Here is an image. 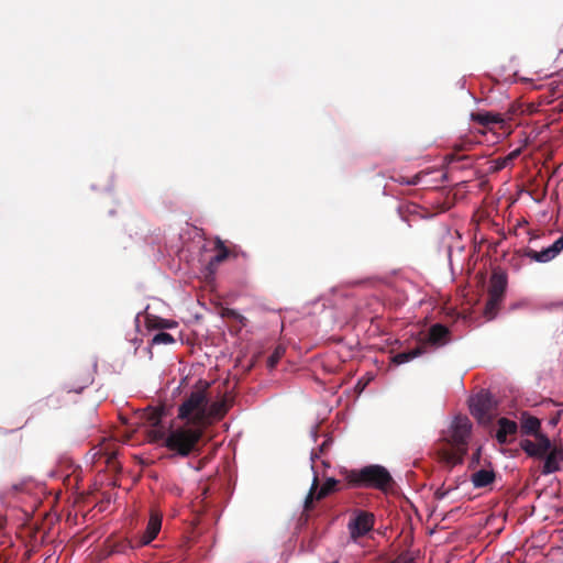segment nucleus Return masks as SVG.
Segmentation results:
<instances>
[{"mask_svg":"<svg viewBox=\"0 0 563 563\" xmlns=\"http://www.w3.org/2000/svg\"><path fill=\"white\" fill-rule=\"evenodd\" d=\"M465 482H466V477H465V475H464V476H462V477H457V483H456V485H454V486H452V487H450V488H448V489H445L443 486L438 487V488L435 489V492H434V498H435L437 500H443L445 497H448V496H449V494H450L451 492H453V490L457 489L461 483H465Z\"/></svg>","mask_w":563,"mask_h":563,"instance_id":"obj_29","label":"nucleus"},{"mask_svg":"<svg viewBox=\"0 0 563 563\" xmlns=\"http://www.w3.org/2000/svg\"><path fill=\"white\" fill-rule=\"evenodd\" d=\"M88 454H91V460L93 461L95 459H101L103 453H102V450H97L95 451L93 449H91Z\"/></svg>","mask_w":563,"mask_h":563,"instance_id":"obj_41","label":"nucleus"},{"mask_svg":"<svg viewBox=\"0 0 563 563\" xmlns=\"http://www.w3.org/2000/svg\"><path fill=\"white\" fill-rule=\"evenodd\" d=\"M21 428H22V427L16 428V429L8 430V429H3V428L1 427V429H2V430H0V433H2V434H11V433L15 432L16 430H20Z\"/></svg>","mask_w":563,"mask_h":563,"instance_id":"obj_53","label":"nucleus"},{"mask_svg":"<svg viewBox=\"0 0 563 563\" xmlns=\"http://www.w3.org/2000/svg\"><path fill=\"white\" fill-rule=\"evenodd\" d=\"M227 260H230L229 247L225 245L224 241H222L220 238H217L216 252L209 257V261L203 267L205 276L208 278H213L220 264Z\"/></svg>","mask_w":563,"mask_h":563,"instance_id":"obj_14","label":"nucleus"},{"mask_svg":"<svg viewBox=\"0 0 563 563\" xmlns=\"http://www.w3.org/2000/svg\"><path fill=\"white\" fill-rule=\"evenodd\" d=\"M322 453H319L318 449H312L311 452H310V461H311V471L313 473V484L316 483L317 481V477H318V473L316 471V467L313 465V463L320 459Z\"/></svg>","mask_w":563,"mask_h":563,"instance_id":"obj_36","label":"nucleus"},{"mask_svg":"<svg viewBox=\"0 0 563 563\" xmlns=\"http://www.w3.org/2000/svg\"><path fill=\"white\" fill-rule=\"evenodd\" d=\"M508 289V274L504 269L495 271L490 277L488 300L484 307V314L488 320L497 317L499 308Z\"/></svg>","mask_w":563,"mask_h":563,"instance_id":"obj_5","label":"nucleus"},{"mask_svg":"<svg viewBox=\"0 0 563 563\" xmlns=\"http://www.w3.org/2000/svg\"><path fill=\"white\" fill-rule=\"evenodd\" d=\"M46 405L56 409L60 406V400L58 397H54L53 395H51L46 397Z\"/></svg>","mask_w":563,"mask_h":563,"instance_id":"obj_38","label":"nucleus"},{"mask_svg":"<svg viewBox=\"0 0 563 563\" xmlns=\"http://www.w3.org/2000/svg\"><path fill=\"white\" fill-rule=\"evenodd\" d=\"M563 252V233L555 239L550 245L542 247L540 251L527 247L522 257H528L532 262L545 264L554 260Z\"/></svg>","mask_w":563,"mask_h":563,"instance_id":"obj_10","label":"nucleus"},{"mask_svg":"<svg viewBox=\"0 0 563 563\" xmlns=\"http://www.w3.org/2000/svg\"><path fill=\"white\" fill-rule=\"evenodd\" d=\"M431 170H421L412 176H405V175H398L395 177H391V179L401 185V186H418V185H424V188H428L430 186V181L428 180V177L432 174Z\"/></svg>","mask_w":563,"mask_h":563,"instance_id":"obj_20","label":"nucleus"},{"mask_svg":"<svg viewBox=\"0 0 563 563\" xmlns=\"http://www.w3.org/2000/svg\"><path fill=\"white\" fill-rule=\"evenodd\" d=\"M449 173L448 172H444V173H441V175L439 176V178L434 179L435 181H440V183H446L449 181Z\"/></svg>","mask_w":563,"mask_h":563,"instance_id":"obj_44","label":"nucleus"},{"mask_svg":"<svg viewBox=\"0 0 563 563\" xmlns=\"http://www.w3.org/2000/svg\"><path fill=\"white\" fill-rule=\"evenodd\" d=\"M452 252H453L452 245H448L446 246V256H448L449 266L451 268V272L453 273Z\"/></svg>","mask_w":563,"mask_h":563,"instance_id":"obj_40","label":"nucleus"},{"mask_svg":"<svg viewBox=\"0 0 563 563\" xmlns=\"http://www.w3.org/2000/svg\"><path fill=\"white\" fill-rule=\"evenodd\" d=\"M188 377H183L180 384L173 390V396L180 393L181 386L187 382Z\"/></svg>","mask_w":563,"mask_h":563,"instance_id":"obj_46","label":"nucleus"},{"mask_svg":"<svg viewBox=\"0 0 563 563\" xmlns=\"http://www.w3.org/2000/svg\"><path fill=\"white\" fill-rule=\"evenodd\" d=\"M115 213H117V210H115V209H110V210L108 211V216H109V217H114V216H115Z\"/></svg>","mask_w":563,"mask_h":563,"instance_id":"obj_60","label":"nucleus"},{"mask_svg":"<svg viewBox=\"0 0 563 563\" xmlns=\"http://www.w3.org/2000/svg\"><path fill=\"white\" fill-rule=\"evenodd\" d=\"M222 319L228 320L232 324L240 325V328H245L247 325V318L240 312L236 308H225L221 313Z\"/></svg>","mask_w":563,"mask_h":563,"instance_id":"obj_22","label":"nucleus"},{"mask_svg":"<svg viewBox=\"0 0 563 563\" xmlns=\"http://www.w3.org/2000/svg\"><path fill=\"white\" fill-rule=\"evenodd\" d=\"M7 526V517L0 514V530Z\"/></svg>","mask_w":563,"mask_h":563,"instance_id":"obj_51","label":"nucleus"},{"mask_svg":"<svg viewBox=\"0 0 563 563\" xmlns=\"http://www.w3.org/2000/svg\"><path fill=\"white\" fill-rule=\"evenodd\" d=\"M113 190V184H109L104 187L106 192H111Z\"/></svg>","mask_w":563,"mask_h":563,"instance_id":"obj_56","label":"nucleus"},{"mask_svg":"<svg viewBox=\"0 0 563 563\" xmlns=\"http://www.w3.org/2000/svg\"><path fill=\"white\" fill-rule=\"evenodd\" d=\"M518 430L519 426L516 420L501 417L497 420V428L493 437L498 444L506 445L511 442L510 435L519 433Z\"/></svg>","mask_w":563,"mask_h":563,"instance_id":"obj_16","label":"nucleus"},{"mask_svg":"<svg viewBox=\"0 0 563 563\" xmlns=\"http://www.w3.org/2000/svg\"><path fill=\"white\" fill-rule=\"evenodd\" d=\"M489 466H492V463H489ZM470 481L475 489L486 488L496 481V472L493 467L488 470L479 468L471 475Z\"/></svg>","mask_w":563,"mask_h":563,"instance_id":"obj_19","label":"nucleus"},{"mask_svg":"<svg viewBox=\"0 0 563 563\" xmlns=\"http://www.w3.org/2000/svg\"><path fill=\"white\" fill-rule=\"evenodd\" d=\"M242 330H243V328H240V325H236V324H231V327L229 328V332L233 336L240 335Z\"/></svg>","mask_w":563,"mask_h":563,"instance_id":"obj_39","label":"nucleus"},{"mask_svg":"<svg viewBox=\"0 0 563 563\" xmlns=\"http://www.w3.org/2000/svg\"><path fill=\"white\" fill-rule=\"evenodd\" d=\"M177 325H178V322L173 319L157 317L153 327L155 329H158V331H165V330L174 329Z\"/></svg>","mask_w":563,"mask_h":563,"instance_id":"obj_31","label":"nucleus"},{"mask_svg":"<svg viewBox=\"0 0 563 563\" xmlns=\"http://www.w3.org/2000/svg\"><path fill=\"white\" fill-rule=\"evenodd\" d=\"M452 340L450 328L442 322L432 323L427 333L428 343L434 349L443 347Z\"/></svg>","mask_w":563,"mask_h":563,"instance_id":"obj_15","label":"nucleus"},{"mask_svg":"<svg viewBox=\"0 0 563 563\" xmlns=\"http://www.w3.org/2000/svg\"><path fill=\"white\" fill-rule=\"evenodd\" d=\"M498 406V399L496 396L486 388H482L479 391L472 394L467 398V408L470 413L481 422V419L485 415Z\"/></svg>","mask_w":563,"mask_h":563,"instance_id":"obj_7","label":"nucleus"},{"mask_svg":"<svg viewBox=\"0 0 563 563\" xmlns=\"http://www.w3.org/2000/svg\"><path fill=\"white\" fill-rule=\"evenodd\" d=\"M520 154V150L519 148H516V150H512L508 155H506L505 157H511V162Z\"/></svg>","mask_w":563,"mask_h":563,"instance_id":"obj_48","label":"nucleus"},{"mask_svg":"<svg viewBox=\"0 0 563 563\" xmlns=\"http://www.w3.org/2000/svg\"><path fill=\"white\" fill-rule=\"evenodd\" d=\"M340 476L342 475L340 474ZM342 486L346 487L343 477L336 478L334 476H327L324 478L323 487L319 492V495H329L331 493L338 492L342 489Z\"/></svg>","mask_w":563,"mask_h":563,"instance_id":"obj_24","label":"nucleus"},{"mask_svg":"<svg viewBox=\"0 0 563 563\" xmlns=\"http://www.w3.org/2000/svg\"><path fill=\"white\" fill-rule=\"evenodd\" d=\"M511 164V157H497L492 162L490 169L493 172H500Z\"/></svg>","mask_w":563,"mask_h":563,"instance_id":"obj_32","label":"nucleus"},{"mask_svg":"<svg viewBox=\"0 0 563 563\" xmlns=\"http://www.w3.org/2000/svg\"><path fill=\"white\" fill-rule=\"evenodd\" d=\"M346 488H368L379 492H387L393 483L389 470L377 463L366 464L357 468L341 467Z\"/></svg>","mask_w":563,"mask_h":563,"instance_id":"obj_3","label":"nucleus"},{"mask_svg":"<svg viewBox=\"0 0 563 563\" xmlns=\"http://www.w3.org/2000/svg\"><path fill=\"white\" fill-rule=\"evenodd\" d=\"M333 444V437L331 434H325L323 441L319 444L318 451L319 453L327 452Z\"/></svg>","mask_w":563,"mask_h":563,"instance_id":"obj_35","label":"nucleus"},{"mask_svg":"<svg viewBox=\"0 0 563 563\" xmlns=\"http://www.w3.org/2000/svg\"><path fill=\"white\" fill-rule=\"evenodd\" d=\"M519 449L527 457L540 456L542 451L550 448V435L542 429L543 419L529 410L518 412Z\"/></svg>","mask_w":563,"mask_h":563,"instance_id":"obj_2","label":"nucleus"},{"mask_svg":"<svg viewBox=\"0 0 563 563\" xmlns=\"http://www.w3.org/2000/svg\"><path fill=\"white\" fill-rule=\"evenodd\" d=\"M8 495H10L8 490H3V492H2V490H0V504H1V506H3V507H8V504H7V501H5V499H7Z\"/></svg>","mask_w":563,"mask_h":563,"instance_id":"obj_42","label":"nucleus"},{"mask_svg":"<svg viewBox=\"0 0 563 563\" xmlns=\"http://www.w3.org/2000/svg\"><path fill=\"white\" fill-rule=\"evenodd\" d=\"M57 474H58V472L55 471V470H52V471L48 472V476L49 477H55V476H57Z\"/></svg>","mask_w":563,"mask_h":563,"instance_id":"obj_58","label":"nucleus"},{"mask_svg":"<svg viewBox=\"0 0 563 563\" xmlns=\"http://www.w3.org/2000/svg\"><path fill=\"white\" fill-rule=\"evenodd\" d=\"M311 501H312V494H311V492H309L303 499V508H308L309 505L311 504Z\"/></svg>","mask_w":563,"mask_h":563,"instance_id":"obj_45","label":"nucleus"},{"mask_svg":"<svg viewBox=\"0 0 563 563\" xmlns=\"http://www.w3.org/2000/svg\"><path fill=\"white\" fill-rule=\"evenodd\" d=\"M547 404H548V405H554V406H556V405H558L556 402H554V401H553V400H551V399H550V400H548V401H547Z\"/></svg>","mask_w":563,"mask_h":563,"instance_id":"obj_64","label":"nucleus"},{"mask_svg":"<svg viewBox=\"0 0 563 563\" xmlns=\"http://www.w3.org/2000/svg\"><path fill=\"white\" fill-rule=\"evenodd\" d=\"M426 353L423 346H415L391 354V363L396 366L404 365Z\"/></svg>","mask_w":563,"mask_h":563,"instance_id":"obj_21","label":"nucleus"},{"mask_svg":"<svg viewBox=\"0 0 563 563\" xmlns=\"http://www.w3.org/2000/svg\"><path fill=\"white\" fill-rule=\"evenodd\" d=\"M137 547V540L134 538L130 540L128 538H119L111 544L110 552L113 554H125L129 550H133Z\"/></svg>","mask_w":563,"mask_h":563,"instance_id":"obj_23","label":"nucleus"},{"mask_svg":"<svg viewBox=\"0 0 563 563\" xmlns=\"http://www.w3.org/2000/svg\"><path fill=\"white\" fill-rule=\"evenodd\" d=\"M286 347L283 344H276L271 352V354L267 356L266 364L267 367L273 371L277 367L279 361L285 355Z\"/></svg>","mask_w":563,"mask_h":563,"instance_id":"obj_25","label":"nucleus"},{"mask_svg":"<svg viewBox=\"0 0 563 563\" xmlns=\"http://www.w3.org/2000/svg\"><path fill=\"white\" fill-rule=\"evenodd\" d=\"M541 461L540 473L549 476L563 470V444H556L550 438V448L542 451L540 456L531 457Z\"/></svg>","mask_w":563,"mask_h":563,"instance_id":"obj_6","label":"nucleus"},{"mask_svg":"<svg viewBox=\"0 0 563 563\" xmlns=\"http://www.w3.org/2000/svg\"><path fill=\"white\" fill-rule=\"evenodd\" d=\"M476 120L483 125L506 128L509 124L508 115L497 111L481 110L476 114Z\"/></svg>","mask_w":563,"mask_h":563,"instance_id":"obj_18","label":"nucleus"},{"mask_svg":"<svg viewBox=\"0 0 563 563\" xmlns=\"http://www.w3.org/2000/svg\"><path fill=\"white\" fill-rule=\"evenodd\" d=\"M563 306V302H552L550 306H549V309H553L555 307H561Z\"/></svg>","mask_w":563,"mask_h":563,"instance_id":"obj_55","label":"nucleus"},{"mask_svg":"<svg viewBox=\"0 0 563 563\" xmlns=\"http://www.w3.org/2000/svg\"><path fill=\"white\" fill-rule=\"evenodd\" d=\"M104 500H106L107 503H111V500H112V496H111V494H106V495H104Z\"/></svg>","mask_w":563,"mask_h":563,"instance_id":"obj_59","label":"nucleus"},{"mask_svg":"<svg viewBox=\"0 0 563 563\" xmlns=\"http://www.w3.org/2000/svg\"><path fill=\"white\" fill-rule=\"evenodd\" d=\"M562 416H563V408H560L550 416V418L547 421L548 426L551 428H555L559 424V422L561 421Z\"/></svg>","mask_w":563,"mask_h":563,"instance_id":"obj_34","label":"nucleus"},{"mask_svg":"<svg viewBox=\"0 0 563 563\" xmlns=\"http://www.w3.org/2000/svg\"><path fill=\"white\" fill-rule=\"evenodd\" d=\"M229 252H230V258L236 260L240 256H242L243 258H247L246 252L243 251L238 245H233V246L229 247Z\"/></svg>","mask_w":563,"mask_h":563,"instance_id":"obj_37","label":"nucleus"},{"mask_svg":"<svg viewBox=\"0 0 563 563\" xmlns=\"http://www.w3.org/2000/svg\"><path fill=\"white\" fill-rule=\"evenodd\" d=\"M210 416L211 400L203 388L190 390L177 409V418L195 427L206 423Z\"/></svg>","mask_w":563,"mask_h":563,"instance_id":"obj_4","label":"nucleus"},{"mask_svg":"<svg viewBox=\"0 0 563 563\" xmlns=\"http://www.w3.org/2000/svg\"><path fill=\"white\" fill-rule=\"evenodd\" d=\"M473 423L465 415L459 413L453 417L450 424V433L459 444H466L472 435Z\"/></svg>","mask_w":563,"mask_h":563,"instance_id":"obj_13","label":"nucleus"},{"mask_svg":"<svg viewBox=\"0 0 563 563\" xmlns=\"http://www.w3.org/2000/svg\"><path fill=\"white\" fill-rule=\"evenodd\" d=\"M162 529V519L158 516H151L147 521L146 529L137 533L135 539L137 540V547L148 545L153 540L156 539L157 534Z\"/></svg>","mask_w":563,"mask_h":563,"instance_id":"obj_17","label":"nucleus"},{"mask_svg":"<svg viewBox=\"0 0 563 563\" xmlns=\"http://www.w3.org/2000/svg\"><path fill=\"white\" fill-rule=\"evenodd\" d=\"M289 556H290V553H288L287 551H283L280 553V563H287Z\"/></svg>","mask_w":563,"mask_h":563,"instance_id":"obj_47","label":"nucleus"},{"mask_svg":"<svg viewBox=\"0 0 563 563\" xmlns=\"http://www.w3.org/2000/svg\"><path fill=\"white\" fill-rule=\"evenodd\" d=\"M310 437H311V439H312L314 442L317 441V439H318L317 426H314V427H312V428H311Z\"/></svg>","mask_w":563,"mask_h":563,"instance_id":"obj_49","label":"nucleus"},{"mask_svg":"<svg viewBox=\"0 0 563 563\" xmlns=\"http://www.w3.org/2000/svg\"><path fill=\"white\" fill-rule=\"evenodd\" d=\"M374 522L375 517L372 512L360 508L354 509L347 522L350 538L356 541V539L365 537L373 530Z\"/></svg>","mask_w":563,"mask_h":563,"instance_id":"obj_8","label":"nucleus"},{"mask_svg":"<svg viewBox=\"0 0 563 563\" xmlns=\"http://www.w3.org/2000/svg\"><path fill=\"white\" fill-rule=\"evenodd\" d=\"M482 451H483V448L481 445H478L474 450V452H473V454H472V456L470 459V463H468V467L470 468H473V467L479 465L481 460H482Z\"/></svg>","mask_w":563,"mask_h":563,"instance_id":"obj_33","label":"nucleus"},{"mask_svg":"<svg viewBox=\"0 0 563 563\" xmlns=\"http://www.w3.org/2000/svg\"><path fill=\"white\" fill-rule=\"evenodd\" d=\"M154 345H151V341L148 342L147 346L144 349V351L148 354V357L152 358L153 357V352H152V347Z\"/></svg>","mask_w":563,"mask_h":563,"instance_id":"obj_52","label":"nucleus"},{"mask_svg":"<svg viewBox=\"0 0 563 563\" xmlns=\"http://www.w3.org/2000/svg\"><path fill=\"white\" fill-rule=\"evenodd\" d=\"M69 463V466L74 468L73 473H75V471L77 468H80V465H74V463L71 461H67Z\"/></svg>","mask_w":563,"mask_h":563,"instance_id":"obj_57","label":"nucleus"},{"mask_svg":"<svg viewBox=\"0 0 563 563\" xmlns=\"http://www.w3.org/2000/svg\"><path fill=\"white\" fill-rule=\"evenodd\" d=\"M317 543H318V539H313V540H311V541L309 542V545H308V551L313 552V550H314V548H316Z\"/></svg>","mask_w":563,"mask_h":563,"instance_id":"obj_50","label":"nucleus"},{"mask_svg":"<svg viewBox=\"0 0 563 563\" xmlns=\"http://www.w3.org/2000/svg\"><path fill=\"white\" fill-rule=\"evenodd\" d=\"M97 366H98V363H97V358L93 361V364H92V367H93V371H97Z\"/></svg>","mask_w":563,"mask_h":563,"instance_id":"obj_62","label":"nucleus"},{"mask_svg":"<svg viewBox=\"0 0 563 563\" xmlns=\"http://www.w3.org/2000/svg\"><path fill=\"white\" fill-rule=\"evenodd\" d=\"M90 189H91L92 191H97V190H98V186H97V185H95V184H91V185H90Z\"/></svg>","mask_w":563,"mask_h":563,"instance_id":"obj_61","label":"nucleus"},{"mask_svg":"<svg viewBox=\"0 0 563 563\" xmlns=\"http://www.w3.org/2000/svg\"><path fill=\"white\" fill-rule=\"evenodd\" d=\"M93 382V377L90 376V375H87L82 380H81V384L80 385H70V384H64L63 385V389L70 394V393H75V394H81L89 385H91Z\"/></svg>","mask_w":563,"mask_h":563,"instance_id":"obj_28","label":"nucleus"},{"mask_svg":"<svg viewBox=\"0 0 563 563\" xmlns=\"http://www.w3.org/2000/svg\"><path fill=\"white\" fill-rule=\"evenodd\" d=\"M520 306V303L516 302L511 306V309H517Z\"/></svg>","mask_w":563,"mask_h":563,"instance_id":"obj_63","label":"nucleus"},{"mask_svg":"<svg viewBox=\"0 0 563 563\" xmlns=\"http://www.w3.org/2000/svg\"><path fill=\"white\" fill-rule=\"evenodd\" d=\"M30 482H33L32 477L22 478L20 482L10 485L7 490L9 492V494L26 493L27 484Z\"/></svg>","mask_w":563,"mask_h":563,"instance_id":"obj_30","label":"nucleus"},{"mask_svg":"<svg viewBox=\"0 0 563 563\" xmlns=\"http://www.w3.org/2000/svg\"><path fill=\"white\" fill-rule=\"evenodd\" d=\"M374 379L375 374L372 372H366L363 376H361L354 385V391L356 393V396L358 397Z\"/></svg>","mask_w":563,"mask_h":563,"instance_id":"obj_27","label":"nucleus"},{"mask_svg":"<svg viewBox=\"0 0 563 563\" xmlns=\"http://www.w3.org/2000/svg\"><path fill=\"white\" fill-rule=\"evenodd\" d=\"M222 509V503L219 497H214L205 492L197 511L199 512L201 521L209 526L218 523Z\"/></svg>","mask_w":563,"mask_h":563,"instance_id":"obj_9","label":"nucleus"},{"mask_svg":"<svg viewBox=\"0 0 563 563\" xmlns=\"http://www.w3.org/2000/svg\"><path fill=\"white\" fill-rule=\"evenodd\" d=\"M349 296L350 294L346 290H340L336 287H332L330 289V294H322L311 301H308L307 305L314 308L313 313L324 311L327 308L339 309L340 301L349 298Z\"/></svg>","mask_w":563,"mask_h":563,"instance_id":"obj_11","label":"nucleus"},{"mask_svg":"<svg viewBox=\"0 0 563 563\" xmlns=\"http://www.w3.org/2000/svg\"><path fill=\"white\" fill-rule=\"evenodd\" d=\"M162 456L185 466L192 473L200 472L211 457L206 452L207 442L197 430L169 428L161 437Z\"/></svg>","mask_w":563,"mask_h":563,"instance_id":"obj_1","label":"nucleus"},{"mask_svg":"<svg viewBox=\"0 0 563 563\" xmlns=\"http://www.w3.org/2000/svg\"><path fill=\"white\" fill-rule=\"evenodd\" d=\"M175 338L166 331H157L151 339V345H169L175 343Z\"/></svg>","mask_w":563,"mask_h":563,"instance_id":"obj_26","label":"nucleus"},{"mask_svg":"<svg viewBox=\"0 0 563 563\" xmlns=\"http://www.w3.org/2000/svg\"><path fill=\"white\" fill-rule=\"evenodd\" d=\"M445 211V207L440 202L437 205L435 210L433 212L427 211L422 206L417 203H409L406 206H399L397 208V212L402 222H406L408 227H411L410 217H419L423 220L433 219L437 214Z\"/></svg>","mask_w":563,"mask_h":563,"instance_id":"obj_12","label":"nucleus"},{"mask_svg":"<svg viewBox=\"0 0 563 563\" xmlns=\"http://www.w3.org/2000/svg\"><path fill=\"white\" fill-rule=\"evenodd\" d=\"M140 316H141V312H137L134 318V322H135V327H136L137 331L140 330Z\"/></svg>","mask_w":563,"mask_h":563,"instance_id":"obj_54","label":"nucleus"},{"mask_svg":"<svg viewBox=\"0 0 563 563\" xmlns=\"http://www.w3.org/2000/svg\"><path fill=\"white\" fill-rule=\"evenodd\" d=\"M455 86H456L459 89H461V90L465 89V87H466V78H465V77L460 78V79L456 81Z\"/></svg>","mask_w":563,"mask_h":563,"instance_id":"obj_43","label":"nucleus"}]
</instances>
